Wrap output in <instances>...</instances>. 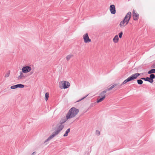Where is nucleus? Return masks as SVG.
<instances>
[{
	"label": "nucleus",
	"mask_w": 155,
	"mask_h": 155,
	"mask_svg": "<svg viewBox=\"0 0 155 155\" xmlns=\"http://www.w3.org/2000/svg\"><path fill=\"white\" fill-rule=\"evenodd\" d=\"M140 75V74L139 73H136L132 74L130 77L124 80L121 84H124L128 82L136 79Z\"/></svg>",
	"instance_id": "20e7f679"
},
{
	"label": "nucleus",
	"mask_w": 155,
	"mask_h": 155,
	"mask_svg": "<svg viewBox=\"0 0 155 155\" xmlns=\"http://www.w3.org/2000/svg\"><path fill=\"white\" fill-rule=\"evenodd\" d=\"M123 32L122 31L120 32L119 34V37L120 38H121L122 37V36L123 35Z\"/></svg>",
	"instance_id": "393cba45"
},
{
	"label": "nucleus",
	"mask_w": 155,
	"mask_h": 155,
	"mask_svg": "<svg viewBox=\"0 0 155 155\" xmlns=\"http://www.w3.org/2000/svg\"><path fill=\"white\" fill-rule=\"evenodd\" d=\"M49 93H46L45 94V99L46 101H47L49 97Z\"/></svg>",
	"instance_id": "6ab92c4d"
},
{
	"label": "nucleus",
	"mask_w": 155,
	"mask_h": 155,
	"mask_svg": "<svg viewBox=\"0 0 155 155\" xmlns=\"http://www.w3.org/2000/svg\"><path fill=\"white\" fill-rule=\"evenodd\" d=\"M23 77V75L22 73H20V75L18 77V79H21Z\"/></svg>",
	"instance_id": "4be33fe9"
},
{
	"label": "nucleus",
	"mask_w": 155,
	"mask_h": 155,
	"mask_svg": "<svg viewBox=\"0 0 155 155\" xmlns=\"http://www.w3.org/2000/svg\"><path fill=\"white\" fill-rule=\"evenodd\" d=\"M119 38L118 35H116L113 39V41L114 43H117L118 42Z\"/></svg>",
	"instance_id": "f8f14e48"
},
{
	"label": "nucleus",
	"mask_w": 155,
	"mask_h": 155,
	"mask_svg": "<svg viewBox=\"0 0 155 155\" xmlns=\"http://www.w3.org/2000/svg\"><path fill=\"white\" fill-rule=\"evenodd\" d=\"M35 153V152H33V153L32 154H33L34 153Z\"/></svg>",
	"instance_id": "2f4dec72"
},
{
	"label": "nucleus",
	"mask_w": 155,
	"mask_h": 155,
	"mask_svg": "<svg viewBox=\"0 0 155 155\" xmlns=\"http://www.w3.org/2000/svg\"><path fill=\"white\" fill-rule=\"evenodd\" d=\"M83 39L84 42L85 43H88L91 41V39L89 38L87 33H86L83 35Z\"/></svg>",
	"instance_id": "39448f33"
},
{
	"label": "nucleus",
	"mask_w": 155,
	"mask_h": 155,
	"mask_svg": "<svg viewBox=\"0 0 155 155\" xmlns=\"http://www.w3.org/2000/svg\"><path fill=\"white\" fill-rule=\"evenodd\" d=\"M141 79H143V80H144L145 81H146V78H141Z\"/></svg>",
	"instance_id": "c756f323"
},
{
	"label": "nucleus",
	"mask_w": 155,
	"mask_h": 155,
	"mask_svg": "<svg viewBox=\"0 0 155 155\" xmlns=\"http://www.w3.org/2000/svg\"><path fill=\"white\" fill-rule=\"evenodd\" d=\"M96 134L97 135H99L100 134V133L99 130H97L96 132Z\"/></svg>",
	"instance_id": "cd10ccee"
},
{
	"label": "nucleus",
	"mask_w": 155,
	"mask_h": 155,
	"mask_svg": "<svg viewBox=\"0 0 155 155\" xmlns=\"http://www.w3.org/2000/svg\"><path fill=\"white\" fill-rule=\"evenodd\" d=\"M137 83L139 84H141L143 83V81L141 80H138L137 81Z\"/></svg>",
	"instance_id": "5701e85b"
},
{
	"label": "nucleus",
	"mask_w": 155,
	"mask_h": 155,
	"mask_svg": "<svg viewBox=\"0 0 155 155\" xmlns=\"http://www.w3.org/2000/svg\"><path fill=\"white\" fill-rule=\"evenodd\" d=\"M154 73H155V69H152L148 72V74H151Z\"/></svg>",
	"instance_id": "a211bd4d"
},
{
	"label": "nucleus",
	"mask_w": 155,
	"mask_h": 155,
	"mask_svg": "<svg viewBox=\"0 0 155 155\" xmlns=\"http://www.w3.org/2000/svg\"><path fill=\"white\" fill-rule=\"evenodd\" d=\"M10 74V73L8 72L6 73L5 76V77L6 78L8 77L9 76Z\"/></svg>",
	"instance_id": "bb28decb"
},
{
	"label": "nucleus",
	"mask_w": 155,
	"mask_h": 155,
	"mask_svg": "<svg viewBox=\"0 0 155 155\" xmlns=\"http://www.w3.org/2000/svg\"><path fill=\"white\" fill-rule=\"evenodd\" d=\"M73 57V54H69L66 56V60L67 61H68L71 58Z\"/></svg>",
	"instance_id": "2eb2a0df"
},
{
	"label": "nucleus",
	"mask_w": 155,
	"mask_h": 155,
	"mask_svg": "<svg viewBox=\"0 0 155 155\" xmlns=\"http://www.w3.org/2000/svg\"><path fill=\"white\" fill-rule=\"evenodd\" d=\"M67 115H66V117H63L62 119H61V120L60 121V124H62L63 123H64L67 120H68V119H67Z\"/></svg>",
	"instance_id": "ddd939ff"
},
{
	"label": "nucleus",
	"mask_w": 155,
	"mask_h": 155,
	"mask_svg": "<svg viewBox=\"0 0 155 155\" xmlns=\"http://www.w3.org/2000/svg\"><path fill=\"white\" fill-rule=\"evenodd\" d=\"M132 15L134 20L137 21L139 19V15L134 10H133Z\"/></svg>",
	"instance_id": "6e6552de"
},
{
	"label": "nucleus",
	"mask_w": 155,
	"mask_h": 155,
	"mask_svg": "<svg viewBox=\"0 0 155 155\" xmlns=\"http://www.w3.org/2000/svg\"><path fill=\"white\" fill-rule=\"evenodd\" d=\"M58 134H56V133L54 132L45 141V142L48 141L50 140L53 138L54 136H55L56 135Z\"/></svg>",
	"instance_id": "9b49d317"
},
{
	"label": "nucleus",
	"mask_w": 155,
	"mask_h": 155,
	"mask_svg": "<svg viewBox=\"0 0 155 155\" xmlns=\"http://www.w3.org/2000/svg\"><path fill=\"white\" fill-rule=\"evenodd\" d=\"M84 97V98H83V99L84 98H85V97Z\"/></svg>",
	"instance_id": "7c9ffc66"
},
{
	"label": "nucleus",
	"mask_w": 155,
	"mask_h": 155,
	"mask_svg": "<svg viewBox=\"0 0 155 155\" xmlns=\"http://www.w3.org/2000/svg\"><path fill=\"white\" fill-rule=\"evenodd\" d=\"M117 84H114L113 85H112L111 87H110L108 88L107 89V90L108 91H110L112 90L113 88L114 87H116V86H117Z\"/></svg>",
	"instance_id": "f3484780"
},
{
	"label": "nucleus",
	"mask_w": 155,
	"mask_h": 155,
	"mask_svg": "<svg viewBox=\"0 0 155 155\" xmlns=\"http://www.w3.org/2000/svg\"><path fill=\"white\" fill-rule=\"evenodd\" d=\"M146 79V81H148L151 83H153V79H151L150 78L147 77Z\"/></svg>",
	"instance_id": "dca6fc26"
},
{
	"label": "nucleus",
	"mask_w": 155,
	"mask_h": 155,
	"mask_svg": "<svg viewBox=\"0 0 155 155\" xmlns=\"http://www.w3.org/2000/svg\"><path fill=\"white\" fill-rule=\"evenodd\" d=\"M131 13L130 12H128L124 19L120 23L119 27L120 28H123L128 23L131 16Z\"/></svg>",
	"instance_id": "f257e3e1"
},
{
	"label": "nucleus",
	"mask_w": 155,
	"mask_h": 155,
	"mask_svg": "<svg viewBox=\"0 0 155 155\" xmlns=\"http://www.w3.org/2000/svg\"><path fill=\"white\" fill-rule=\"evenodd\" d=\"M70 129H68L66 131L64 135V136L66 137L68 136V133L70 132Z\"/></svg>",
	"instance_id": "aec40b11"
},
{
	"label": "nucleus",
	"mask_w": 155,
	"mask_h": 155,
	"mask_svg": "<svg viewBox=\"0 0 155 155\" xmlns=\"http://www.w3.org/2000/svg\"><path fill=\"white\" fill-rule=\"evenodd\" d=\"M32 68L30 66H24L22 67L21 70L23 73H28L31 70Z\"/></svg>",
	"instance_id": "423d86ee"
},
{
	"label": "nucleus",
	"mask_w": 155,
	"mask_h": 155,
	"mask_svg": "<svg viewBox=\"0 0 155 155\" xmlns=\"http://www.w3.org/2000/svg\"><path fill=\"white\" fill-rule=\"evenodd\" d=\"M155 78V76L154 74H151L150 75V78L153 79Z\"/></svg>",
	"instance_id": "b1692460"
},
{
	"label": "nucleus",
	"mask_w": 155,
	"mask_h": 155,
	"mask_svg": "<svg viewBox=\"0 0 155 155\" xmlns=\"http://www.w3.org/2000/svg\"><path fill=\"white\" fill-rule=\"evenodd\" d=\"M59 87L61 89H65L69 88L70 85V83L66 81H62L59 83Z\"/></svg>",
	"instance_id": "7ed1b4c3"
},
{
	"label": "nucleus",
	"mask_w": 155,
	"mask_h": 155,
	"mask_svg": "<svg viewBox=\"0 0 155 155\" xmlns=\"http://www.w3.org/2000/svg\"><path fill=\"white\" fill-rule=\"evenodd\" d=\"M152 67L153 68H155V63L153 64Z\"/></svg>",
	"instance_id": "c85d7f7f"
},
{
	"label": "nucleus",
	"mask_w": 155,
	"mask_h": 155,
	"mask_svg": "<svg viewBox=\"0 0 155 155\" xmlns=\"http://www.w3.org/2000/svg\"><path fill=\"white\" fill-rule=\"evenodd\" d=\"M79 110L74 107L71 108L67 114V119H69L74 117L78 114Z\"/></svg>",
	"instance_id": "f03ea898"
},
{
	"label": "nucleus",
	"mask_w": 155,
	"mask_h": 155,
	"mask_svg": "<svg viewBox=\"0 0 155 155\" xmlns=\"http://www.w3.org/2000/svg\"><path fill=\"white\" fill-rule=\"evenodd\" d=\"M16 86H17V88L19 87L20 88H23L24 87V86L22 84H18L16 85Z\"/></svg>",
	"instance_id": "412c9836"
},
{
	"label": "nucleus",
	"mask_w": 155,
	"mask_h": 155,
	"mask_svg": "<svg viewBox=\"0 0 155 155\" xmlns=\"http://www.w3.org/2000/svg\"><path fill=\"white\" fill-rule=\"evenodd\" d=\"M106 92L107 91H104L102 92L100 94L99 97L104 98L105 99L106 97Z\"/></svg>",
	"instance_id": "9d476101"
},
{
	"label": "nucleus",
	"mask_w": 155,
	"mask_h": 155,
	"mask_svg": "<svg viewBox=\"0 0 155 155\" xmlns=\"http://www.w3.org/2000/svg\"><path fill=\"white\" fill-rule=\"evenodd\" d=\"M105 98H104L99 97L98 98L97 100V103H100L102 101H103L104 100Z\"/></svg>",
	"instance_id": "4468645a"
},
{
	"label": "nucleus",
	"mask_w": 155,
	"mask_h": 155,
	"mask_svg": "<svg viewBox=\"0 0 155 155\" xmlns=\"http://www.w3.org/2000/svg\"><path fill=\"white\" fill-rule=\"evenodd\" d=\"M17 88V86L16 85H13L11 86V88L12 89H15Z\"/></svg>",
	"instance_id": "a878e982"
},
{
	"label": "nucleus",
	"mask_w": 155,
	"mask_h": 155,
	"mask_svg": "<svg viewBox=\"0 0 155 155\" xmlns=\"http://www.w3.org/2000/svg\"><path fill=\"white\" fill-rule=\"evenodd\" d=\"M110 11L112 14H115L116 13V8L115 6L114 5H112L110 6L109 8Z\"/></svg>",
	"instance_id": "1a4fd4ad"
},
{
	"label": "nucleus",
	"mask_w": 155,
	"mask_h": 155,
	"mask_svg": "<svg viewBox=\"0 0 155 155\" xmlns=\"http://www.w3.org/2000/svg\"><path fill=\"white\" fill-rule=\"evenodd\" d=\"M64 127V126L62 124H59L56 126V130L54 131L56 134H58Z\"/></svg>",
	"instance_id": "0eeeda50"
}]
</instances>
